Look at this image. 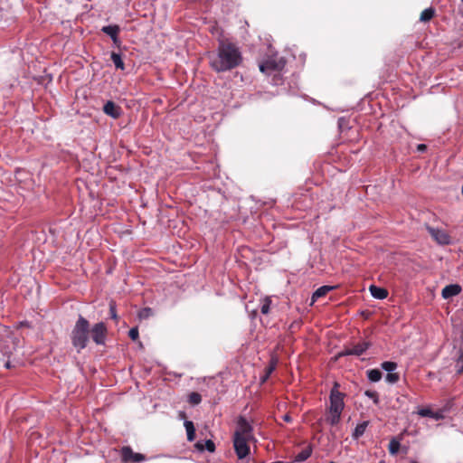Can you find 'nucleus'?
<instances>
[{
  "label": "nucleus",
  "instance_id": "nucleus-1",
  "mask_svg": "<svg viewBox=\"0 0 463 463\" xmlns=\"http://www.w3.org/2000/svg\"><path fill=\"white\" fill-rule=\"evenodd\" d=\"M108 328L104 322H98L90 326V322L81 315H79L71 333V341L77 353L87 347L91 337L97 345L106 344Z\"/></svg>",
  "mask_w": 463,
  "mask_h": 463
},
{
  "label": "nucleus",
  "instance_id": "nucleus-2",
  "mask_svg": "<svg viewBox=\"0 0 463 463\" xmlns=\"http://www.w3.org/2000/svg\"><path fill=\"white\" fill-rule=\"evenodd\" d=\"M210 66L216 72L232 71L242 62V55L240 48L233 43L219 41L215 53L210 55Z\"/></svg>",
  "mask_w": 463,
  "mask_h": 463
},
{
  "label": "nucleus",
  "instance_id": "nucleus-3",
  "mask_svg": "<svg viewBox=\"0 0 463 463\" xmlns=\"http://www.w3.org/2000/svg\"><path fill=\"white\" fill-rule=\"evenodd\" d=\"M340 384L338 383H335L333 388L331 389L329 400L330 406L328 412H339L342 413L345 408L344 399L345 397V393L339 391Z\"/></svg>",
  "mask_w": 463,
  "mask_h": 463
},
{
  "label": "nucleus",
  "instance_id": "nucleus-4",
  "mask_svg": "<svg viewBox=\"0 0 463 463\" xmlns=\"http://www.w3.org/2000/svg\"><path fill=\"white\" fill-rule=\"evenodd\" d=\"M238 435L240 438L254 440V442L257 441L253 434V426L244 416H239L237 420L236 429L233 436L238 437Z\"/></svg>",
  "mask_w": 463,
  "mask_h": 463
},
{
  "label": "nucleus",
  "instance_id": "nucleus-5",
  "mask_svg": "<svg viewBox=\"0 0 463 463\" xmlns=\"http://www.w3.org/2000/svg\"><path fill=\"white\" fill-rule=\"evenodd\" d=\"M250 442H254V440H250L245 438H240L239 436L232 437L233 449L239 459H243L250 454Z\"/></svg>",
  "mask_w": 463,
  "mask_h": 463
},
{
  "label": "nucleus",
  "instance_id": "nucleus-6",
  "mask_svg": "<svg viewBox=\"0 0 463 463\" xmlns=\"http://www.w3.org/2000/svg\"><path fill=\"white\" fill-rule=\"evenodd\" d=\"M426 230L432 237V239L439 245H449L451 242L450 236L449 233L439 228H433L430 225H426Z\"/></svg>",
  "mask_w": 463,
  "mask_h": 463
},
{
  "label": "nucleus",
  "instance_id": "nucleus-7",
  "mask_svg": "<svg viewBox=\"0 0 463 463\" xmlns=\"http://www.w3.org/2000/svg\"><path fill=\"white\" fill-rule=\"evenodd\" d=\"M121 458L125 463H140L146 459L145 455L134 452L130 447L121 449Z\"/></svg>",
  "mask_w": 463,
  "mask_h": 463
},
{
  "label": "nucleus",
  "instance_id": "nucleus-8",
  "mask_svg": "<svg viewBox=\"0 0 463 463\" xmlns=\"http://www.w3.org/2000/svg\"><path fill=\"white\" fill-rule=\"evenodd\" d=\"M103 112L114 119L118 118L122 114V109L114 101L109 100L103 106Z\"/></svg>",
  "mask_w": 463,
  "mask_h": 463
},
{
  "label": "nucleus",
  "instance_id": "nucleus-9",
  "mask_svg": "<svg viewBox=\"0 0 463 463\" xmlns=\"http://www.w3.org/2000/svg\"><path fill=\"white\" fill-rule=\"evenodd\" d=\"M285 60L280 58L278 61L268 60L265 63L260 65V70L265 71L266 70L281 71L285 66Z\"/></svg>",
  "mask_w": 463,
  "mask_h": 463
},
{
  "label": "nucleus",
  "instance_id": "nucleus-10",
  "mask_svg": "<svg viewBox=\"0 0 463 463\" xmlns=\"http://www.w3.org/2000/svg\"><path fill=\"white\" fill-rule=\"evenodd\" d=\"M101 31L108 34L115 44H119L120 41L118 38V33L120 28L118 25H107L102 27Z\"/></svg>",
  "mask_w": 463,
  "mask_h": 463
},
{
  "label": "nucleus",
  "instance_id": "nucleus-11",
  "mask_svg": "<svg viewBox=\"0 0 463 463\" xmlns=\"http://www.w3.org/2000/svg\"><path fill=\"white\" fill-rule=\"evenodd\" d=\"M461 287L458 284H450L446 286L441 292L443 298L448 299L458 295L461 292Z\"/></svg>",
  "mask_w": 463,
  "mask_h": 463
},
{
  "label": "nucleus",
  "instance_id": "nucleus-12",
  "mask_svg": "<svg viewBox=\"0 0 463 463\" xmlns=\"http://www.w3.org/2000/svg\"><path fill=\"white\" fill-rule=\"evenodd\" d=\"M195 448L199 451L207 450L211 453L215 451V444L212 439L198 440L195 443Z\"/></svg>",
  "mask_w": 463,
  "mask_h": 463
},
{
  "label": "nucleus",
  "instance_id": "nucleus-13",
  "mask_svg": "<svg viewBox=\"0 0 463 463\" xmlns=\"http://www.w3.org/2000/svg\"><path fill=\"white\" fill-rule=\"evenodd\" d=\"M369 290L371 295L376 299H384L388 296V291L385 288L377 287L375 285H371Z\"/></svg>",
  "mask_w": 463,
  "mask_h": 463
},
{
  "label": "nucleus",
  "instance_id": "nucleus-14",
  "mask_svg": "<svg viewBox=\"0 0 463 463\" xmlns=\"http://www.w3.org/2000/svg\"><path fill=\"white\" fill-rule=\"evenodd\" d=\"M418 414L421 417H429L434 420H440L443 418V415L440 411H433L429 408H422L419 410Z\"/></svg>",
  "mask_w": 463,
  "mask_h": 463
},
{
  "label": "nucleus",
  "instance_id": "nucleus-15",
  "mask_svg": "<svg viewBox=\"0 0 463 463\" xmlns=\"http://www.w3.org/2000/svg\"><path fill=\"white\" fill-rule=\"evenodd\" d=\"M368 425H369V421H367V420L357 424L353 434H352L353 439H358L360 437H362L364 434L365 430L368 427Z\"/></svg>",
  "mask_w": 463,
  "mask_h": 463
},
{
  "label": "nucleus",
  "instance_id": "nucleus-16",
  "mask_svg": "<svg viewBox=\"0 0 463 463\" xmlns=\"http://www.w3.org/2000/svg\"><path fill=\"white\" fill-rule=\"evenodd\" d=\"M370 347V343L362 342L354 345L352 347V352L354 355L359 356L362 355L368 348Z\"/></svg>",
  "mask_w": 463,
  "mask_h": 463
},
{
  "label": "nucleus",
  "instance_id": "nucleus-17",
  "mask_svg": "<svg viewBox=\"0 0 463 463\" xmlns=\"http://www.w3.org/2000/svg\"><path fill=\"white\" fill-rule=\"evenodd\" d=\"M333 288L334 287L331 286H322L318 288L312 295V302H315L319 298L326 296Z\"/></svg>",
  "mask_w": 463,
  "mask_h": 463
},
{
  "label": "nucleus",
  "instance_id": "nucleus-18",
  "mask_svg": "<svg viewBox=\"0 0 463 463\" xmlns=\"http://www.w3.org/2000/svg\"><path fill=\"white\" fill-rule=\"evenodd\" d=\"M312 454V447L307 446L303 449L299 453H298L295 457L296 462H303L307 460Z\"/></svg>",
  "mask_w": 463,
  "mask_h": 463
},
{
  "label": "nucleus",
  "instance_id": "nucleus-19",
  "mask_svg": "<svg viewBox=\"0 0 463 463\" xmlns=\"http://www.w3.org/2000/svg\"><path fill=\"white\" fill-rule=\"evenodd\" d=\"M435 9L433 7H429L424 9L420 15V21L423 23L430 22L435 15Z\"/></svg>",
  "mask_w": 463,
  "mask_h": 463
},
{
  "label": "nucleus",
  "instance_id": "nucleus-20",
  "mask_svg": "<svg viewBox=\"0 0 463 463\" xmlns=\"http://www.w3.org/2000/svg\"><path fill=\"white\" fill-rule=\"evenodd\" d=\"M110 59L113 61L116 69H119L121 71L125 70V64H124V61L122 60L120 53L112 52L111 55H110Z\"/></svg>",
  "mask_w": 463,
  "mask_h": 463
},
{
  "label": "nucleus",
  "instance_id": "nucleus-21",
  "mask_svg": "<svg viewBox=\"0 0 463 463\" xmlns=\"http://www.w3.org/2000/svg\"><path fill=\"white\" fill-rule=\"evenodd\" d=\"M184 427H185V430H186L187 439L189 441H193L194 439V438H195V428H194V425L193 421L185 420L184 421Z\"/></svg>",
  "mask_w": 463,
  "mask_h": 463
},
{
  "label": "nucleus",
  "instance_id": "nucleus-22",
  "mask_svg": "<svg viewBox=\"0 0 463 463\" xmlns=\"http://www.w3.org/2000/svg\"><path fill=\"white\" fill-rule=\"evenodd\" d=\"M367 377L373 383L379 382L382 379V372L379 369H371L367 371Z\"/></svg>",
  "mask_w": 463,
  "mask_h": 463
},
{
  "label": "nucleus",
  "instance_id": "nucleus-23",
  "mask_svg": "<svg viewBox=\"0 0 463 463\" xmlns=\"http://www.w3.org/2000/svg\"><path fill=\"white\" fill-rule=\"evenodd\" d=\"M329 415L326 417V421L331 425L335 426L340 422L341 414L339 412H328Z\"/></svg>",
  "mask_w": 463,
  "mask_h": 463
},
{
  "label": "nucleus",
  "instance_id": "nucleus-24",
  "mask_svg": "<svg viewBox=\"0 0 463 463\" xmlns=\"http://www.w3.org/2000/svg\"><path fill=\"white\" fill-rule=\"evenodd\" d=\"M202 402V395L199 392H193L188 395V402L191 405H198Z\"/></svg>",
  "mask_w": 463,
  "mask_h": 463
},
{
  "label": "nucleus",
  "instance_id": "nucleus-25",
  "mask_svg": "<svg viewBox=\"0 0 463 463\" xmlns=\"http://www.w3.org/2000/svg\"><path fill=\"white\" fill-rule=\"evenodd\" d=\"M397 364L392 361H386L381 364V368L387 373H392L397 368Z\"/></svg>",
  "mask_w": 463,
  "mask_h": 463
},
{
  "label": "nucleus",
  "instance_id": "nucleus-26",
  "mask_svg": "<svg viewBox=\"0 0 463 463\" xmlns=\"http://www.w3.org/2000/svg\"><path fill=\"white\" fill-rule=\"evenodd\" d=\"M270 304H271V300L269 298L267 297L262 299L261 304H260V312L263 315H267L269 312Z\"/></svg>",
  "mask_w": 463,
  "mask_h": 463
},
{
  "label": "nucleus",
  "instance_id": "nucleus-27",
  "mask_svg": "<svg viewBox=\"0 0 463 463\" xmlns=\"http://www.w3.org/2000/svg\"><path fill=\"white\" fill-rule=\"evenodd\" d=\"M458 353H459V355H458V359L456 360L455 368H456V371L458 373H463V348H460Z\"/></svg>",
  "mask_w": 463,
  "mask_h": 463
},
{
  "label": "nucleus",
  "instance_id": "nucleus-28",
  "mask_svg": "<svg viewBox=\"0 0 463 463\" xmlns=\"http://www.w3.org/2000/svg\"><path fill=\"white\" fill-rule=\"evenodd\" d=\"M400 447H401V444L400 442L395 439H392L390 443H389V446H388V449H389V452L392 455H395L398 453L399 449H400Z\"/></svg>",
  "mask_w": 463,
  "mask_h": 463
},
{
  "label": "nucleus",
  "instance_id": "nucleus-29",
  "mask_svg": "<svg viewBox=\"0 0 463 463\" xmlns=\"http://www.w3.org/2000/svg\"><path fill=\"white\" fill-rule=\"evenodd\" d=\"M152 315H153V310L150 307H144L138 313V317L140 319H146L149 317H151Z\"/></svg>",
  "mask_w": 463,
  "mask_h": 463
},
{
  "label": "nucleus",
  "instance_id": "nucleus-30",
  "mask_svg": "<svg viewBox=\"0 0 463 463\" xmlns=\"http://www.w3.org/2000/svg\"><path fill=\"white\" fill-rule=\"evenodd\" d=\"M400 379V375L397 373H388L386 377H385V380L386 382H388L389 383H396Z\"/></svg>",
  "mask_w": 463,
  "mask_h": 463
},
{
  "label": "nucleus",
  "instance_id": "nucleus-31",
  "mask_svg": "<svg viewBox=\"0 0 463 463\" xmlns=\"http://www.w3.org/2000/svg\"><path fill=\"white\" fill-rule=\"evenodd\" d=\"M364 394L370 399H372L374 404L379 403V395L377 392L367 390L365 391Z\"/></svg>",
  "mask_w": 463,
  "mask_h": 463
},
{
  "label": "nucleus",
  "instance_id": "nucleus-32",
  "mask_svg": "<svg viewBox=\"0 0 463 463\" xmlns=\"http://www.w3.org/2000/svg\"><path fill=\"white\" fill-rule=\"evenodd\" d=\"M109 315H110V317L113 319V320H118V315H117V307H116V303L114 301H110L109 302Z\"/></svg>",
  "mask_w": 463,
  "mask_h": 463
},
{
  "label": "nucleus",
  "instance_id": "nucleus-33",
  "mask_svg": "<svg viewBox=\"0 0 463 463\" xmlns=\"http://www.w3.org/2000/svg\"><path fill=\"white\" fill-rule=\"evenodd\" d=\"M275 368H276L275 363H271L268 367H266V369H265L266 372H265V375L262 377V382H265L268 380V378L272 373V372L275 370Z\"/></svg>",
  "mask_w": 463,
  "mask_h": 463
},
{
  "label": "nucleus",
  "instance_id": "nucleus-34",
  "mask_svg": "<svg viewBox=\"0 0 463 463\" xmlns=\"http://www.w3.org/2000/svg\"><path fill=\"white\" fill-rule=\"evenodd\" d=\"M128 336L133 340L136 341L138 339L139 333L137 327H132L128 332Z\"/></svg>",
  "mask_w": 463,
  "mask_h": 463
},
{
  "label": "nucleus",
  "instance_id": "nucleus-35",
  "mask_svg": "<svg viewBox=\"0 0 463 463\" xmlns=\"http://www.w3.org/2000/svg\"><path fill=\"white\" fill-rule=\"evenodd\" d=\"M426 149H427V146L425 144H419L417 146V150L419 152H424V151H426Z\"/></svg>",
  "mask_w": 463,
  "mask_h": 463
},
{
  "label": "nucleus",
  "instance_id": "nucleus-36",
  "mask_svg": "<svg viewBox=\"0 0 463 463\" xmlns=\"http://www.w3.org/2000/svg\"><path fill=\"white\" fill-rule=\"evenodd\" d=\"M351 352L352 348H347L341 353V355H354V354Z\"/></svg>",
  "mask_w": 463,
  "mask_h": 463
},
{
  "label": "nucleus",
  "instance_id": "nucleus-37",
  "mask_svg": "<svg viewBox=\"0 0 463 463\" xmlns=\"http://www.w3.org/2000/svg\"><path fill=\"white\" fill-rule=\"evenodd\" d=\"M283 420H284L285 421H287V422H290V421L292 420V418H291V416H290L289 414H285V415L283 416Z\"/></svg>",
  "mask_w": 463,
  "mask_h": 463
},
{
  "label": "nucleus",
  "instance_id": "nucleus-38",
  "mask_svg": "<svg viewBox=\"0 0 463 463\" xmlns=\"http://www.w3.org/2000/svg\"><path fill=\"white\" fill-rule=\"evenodd\" d=\"M5 368L9 369L11 368V363L9 361H7L5 364Z\"/></svg>",
  "mask_w": 463,
  "mask_h": 463
},
{
  "label": "nucleus",
  "instance_id": "nucleus-39",
  "mask_svg": "<svg viewBox=\"0 0 463 463\" xmlns=\"http://www.w3.org/2000/svg\"><path fill=\"white\" fill-rule=\"evenodd\" d=\"M329 463H335V462H334V461H331V462H329Z\"/></svg>",
  "mask_w": 463,
  "mask_h": 463
}]
</instances>
